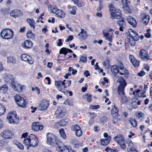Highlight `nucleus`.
Masks as SVG:
<instances>
[{
	"instance_id": "1",
	"label": "nucleus",
	"mask_w": 152,
	"mask_h": 152,
	"mask_svg": "<svg viewBox=\"0 0 152 152\" xmlns=\"http://www.w3.org/2000/svg\"><path fill=\"white\" fill-rule=\"evenodd\" d=\"M23 140V143L26 145L27 146V149H28L29 147L31 146L35 147L38 144V141L35 135L31 134L28 136L27 133L23 134L21 137Z\"/></svg>"
},
{
	"instance_id": "2",
	"label": "nucleus",
	"mask_w": 152,
	"mask_h": 152,
	"mask_svg": "<svg viewBox=\"0 0 152 152\" xmlns=\"http://www.w3.org/2000/svg\"><path fill=\"white\" fill-rule=\"evenodd\" d=\"M126 85V81L122 78L120 82V85L117 90L119 97L120 98L121 102L122 103H126L128 101L124 92V88Z\"/></svg>"
},
{
	"instance_id": "3",
	"label": "nucleus",
	"mask_w": 152,
	"mask_h": 152,
	"mask_svg": "<svg viewBox=\"0 0 152 152\" xmlns=\"http://www.w3.org/2000/svg\"><path fill=\"white\" fill-rule=\"evenodd\" d=\"M47 143L48 144L55 145H57L58 146L60 144H62L61 142H59L58 140L57 139L56 137L53 134L48 133L47 135Z\"/></svg>"
},
{
	"instance_id": "4",
	"label": "nucleus",
	"mask_w": 152,
	"mask_h": 152,
	"mask_svg": "<svg viewBox=\"0 0 152 152\" xmlns=\"http://www.w3.org/2000/svg\"><path fill=\"white\" fill-rule=\"evenodd\" d=\"M14 35L13 31L10 29H4L2 30L0 33L1 37L5 39H11Z\"/></svg>"
},
{
	"instance_id": "5",
	"label": "nucleus",
	"mask_w": 152,
	"mask_h": 152,
	"mask_svg": "<svg viewBox=\"0 0 152 152\" xmlns=\"http://www.w3.org/2000/svg\"><path fill=\"white\" fill-rule=\"evenodd\" d=\"M7 119L10 124L17 123L18 118L15 112H10L8 113L7 117Z\"/></svg>"
},
{
	"instance_id": "6",
	"label": "nucleus",
	"mask_w": 152,
	"mask_h": 152,
	"mask_svg": "<svg viewBox=\"0 0 152 152\" xmlns=\"http://www.w3.org/2000/svg\"><path fill=\"white\" fill-rule=\"evenodd\" d=\"M114 139L119 145L122 149L126 148L124 138L121 134H119L115 137Z\"/></svg>"
},
{
	"instance_id": "7",
	"label": "nucleus",
	"mask_w": 152,
	"mask_h": 152,
	"mask_svg": "<svg viewBox=\"0 0 152 152\" xmlns=\"http://www.w3.org/2000/svg\"><path fill=\"white\" fill-rule=\"evenodd\" d=\"M15 99L19 106L22 107H25L26 104V101L23 98L17 95L15 96Z\"/></svg>"
},
{
	"instance_id": "8",
	"label": "nucleus",
	"mask_w": 152,
	"mask_h": 152,
	"mask_svg": "<svg viewBox=\"0 0 152 152\" xmlns=\"http://www.w3.org/2000/svg\"><path fill=\"white\" fill-rule=\"evenodd\" d=\"M139 56L141 58L145 61H147L149 59V56L148 53L144 49H142L139 51Z\"/></svg>"
},
{
	"instance_id": "9",
	"label": "nucleus",
	"mask_w": 152,
	"mask_h": 152,
	"mask_svg": "<svg viewBox=\"0 0 152 152\" xmlns=\"http://www.w3.org/2000/svg\"><path fill=\"white\" fill-rule=\"evenodd\" d=\"M71 129L73 131L75 132L77 136L80 137L82 135V131L80 126L78 125L75 124L72 125Z\"/></svg>"
},
{
	"instance_id": "10",
	"label": "nucleus",
	"mask_w": 152,
	"mask_h": 152,
	"mask_svg": "<svg viewBox=\"0 0 152 152\" xmlns=\"http://www.w3.org/2000/svg\"><path fill=\"white\" fill-rule=\"evenodd\" d=\"M43 128V126L41 124L38 122H34L31 125V129L34 131L37 132L39 130H41Z\"/></svg>"
},
{
	"instance_id": "11",
	"label": "nucleus",
	"mask_w": 152,
	"mask_h": 152,
	"mask_svg": "<svg viewBox=\"0 0 152 152\" xmlns=\"http://www.w3.org/2000/svg\"><path fill=\"white\" fill-rule=\"evenodd\" d=\"M11 87L15 91L20 92L23 90L24 86L19 83H15V82L14 83L13 82L11 83Z\"/></svg>"
},
{
	"instance_id": "12",
	"label": "nucleus",
	"mask_w": 152,
	"mask_h": 152,
	"mask_svg": "<svg viewBox=\"0 0 152 152\" xmlns=\"http://www.w3.org/2000/svg\"><path fill=\"white\" fill-rule=\"evenodd\" d=\"M117 23L120 26L119 30L121 31L120 34H122V32L124 31L126 27V23L124 20V18H123L121 20H118Z\"/></svg>"
},
{
	"instance_id": "13",
	"label": "nucleus",
	"mask_w": 152,
	"mask_h": 152,
	"mask_svg": "<svg viewBox=\"0 0 152 152\" xmlns=\"http://www.w3.org/2000/svg\"><path fill=\"white\" fill-rule=\"evenodd\" d=\"M66 80H64L63 82L60 81H55V85L58 88V89L60 91L62 92H64V89L62 88V85L64 86V88H66L67 86L65 85Z\"/></svg>"
},
{
	"instance_id": "14",
	"label": "nucleus",
	"mask_w": 152,
	"mask_h": 152,
	"mask_svg": "<svg viewBox=\"0 0 152 152\" xmlns=\"http://www.w3.org/2000/svg\"><path fill=\"white\" fill-rule=\"evenodd\" d=\"M129 34L127 37H133L136 40H138L139 39V36L136 32L131 29H129L128 30Z\"/></svg>"
},
{
	"instance_id": "15",
	"label": "nucleus",
	"mask_w": 152,
	"mask_h": 152,
	"mask_svg": "<svg viewBox=\"0 0 152 152\" xmlns=\"http://www.w3.org/2000/svg\"><path fill=\"white\" fill-rule=\"evenodd\" d=\"M55 113L56 115V117L58 119L63 117L65 115L64 110L63 109H62L60 108L57 109Z\"/></svg>"
},
{
	"instance_id": "16",
	"label": "nucleus",
	"mask_w": 152,
	"mask_h": 152,
	"mask_svg": "<svg viewBox=\"0 0 152 152\" xmlns=\"http://www.w3.org/2000/svg\"><path fill=\"white\" fill-rule=\"evenodd\" d=\"M10 15L11 16L16 18L19 16H22L23 13L20 10L15 9L11 11Z\"/></svg>"
},
{
	"instance_id": "17",
	"label": "nucleus",
	"mask_w": 152,
	"mask_h": 152,
	"mask_svg": "<svg viewBox=\"0 0 152 152\" xmlns=\"http://www.w3.org/2000/svg\"><path fill=\"white\" fill-rule=\"evenodd\" d=\"M110 13L111 15L114 18L117 19H120L122 15L121 11L118 9L115 10V11L111 12Z\"/></svg>"
},
{
	"instance_id": "18",
	"label": "nucleus",
	"mask_w": 152,
	"mask_h": 152,
	"mask_svg": "<svg viewBox=\"0 0 152 152\" xmlns=\"http://www.w3.org/2000/svg\"><path fill=\"white\" fill-rule=\"evenodd\" d=\"M1 135L3 137L6 139L10 138L12 137V134L9 130H5L1 133Z\"/></svg>"
},
{
	"instance_id": "19",
	"label": "nucleus",
	"mask_w": 152,
	"mask_h": 152,
	"mask_svg": "<svg viewBox=\"0 0 152 152\" xmlns=\"http://www.w3.org/2000/svg\"><path fill=\"white\" fill-rule=\"evenodd\" d=\"M4 79L5 81L10 83L11 86V83L13 82L14 83L15 82L14 80L13 76L10 74H6L4 77Z\"/></svg>"
},
{
	"instance_id": "20",
	"label": "nucleus",
	"mask_w": 152,
	"mask_h": 152,
	"mask_svg": "<svg viewBox=\"0 0 152 152\" xmlns=\"http://www.w3.org/2000/svg\"><path fill=\"white\" fill-rule=\"evenodd\" d=\"M78 35L79 36V39L82 40L87 39L88 37L86 31L83 29H81V31Z\"/></svg>"
},
{
	"instance_id": "21",
	"label": "nucleus",
	"mask_w": 152,
	"mask_h": 152,
	"mask_svg": "<svg viewBox=\"0 0 152 152\" xmlns=\"http://www.w3.org/2000/svg\"><path fill=\"white\" fill-rule=\"evenodd\" d=\"M128 23L134 27H136L137 22L135 19L133 17L129 16L127 19Z\"/></svg>"
},
{
	"instance_id": "22",
	"label": "nucleus",
	"mask_w": 152,
	"mask_h": 152,
	"mask_svg": "<svg viewBox=\"0 0 152 152\" xmlns=\"http://www.w3.org/2000/svg\"><path fill=\"white\" fill-rule=\"evenodd\" d=\"M49 102L46 101L42 102L39 105L40 110H44L47 109L49 105Z\"/></svg>"
},
{
	"instance_id": "23",
	"label": "nucleus",
	"mask_w": 152,
	"mask_h": 152,
	"mask_svg": "<svg viewBox=\"0 0 152 152\" xmlns=\"http://www.w3.org/2000/svg\"><path fill=\"white\" fill-rule=\"evenodd\" d=\"M150 17L149 15H146V14H143V17H142V23L146 25L149 21Z\"/></svg>"
},
{
	"instance_id": "24",
	"label": "nucleus",
	"mask_w": 152,
	"mask_h": 152,
	"mask_svg": "<svg viewBox=\"0 0 152 152\" xmlns=\"http://www.w3.org/2000/svg\"><path fill=\"white\" fill-rule=\"evenodd\" d=\"M111 139V137L110 136H109L107 138L101 139V144L104 146L106 145L109 143Z\"/></svg>"
},
{
	"instance_id": "25",
	"label": "nucleus",
	"mask_w": 152,
	"mask_h": 152,
	"mask_svg": "<svg viewBox=\"0 0 152 152\" xmlns=\"http://www.w3.org/2000/svg\"><path fill=\"white\" fill-rule=\"evenodd\" d=\"M113 33V32L110 35L107 32L103 33V36L105 37V39L108 40L110 42H112Z\"/></svg>"
},
{
	"instance_id": "26",
	"label": "nucleus",
	"mask_w": 152,
	"mask_h": 152,
	"mask_svg": "<svg viewBox=\"0 0 152 152\" xmlns=\"http://www.w3.org/2000/svg\"><path fill=\"white\" fill-rule=\"evenodd\" d=\"M33 43L32 42L28 40H26L24 42L23 45L24 48H29L32 46Z\"/></svg>"
},
{
	"instance_id": "27",
	"label": "nucleus",
	"mask_w": 152,
	"mask_h": 152,
	"mask_svg": "<svg viewBox=\"0 0 152 152\" xmlns=\"http://www.w3.org/2000/svg\"><path fill=\"white\" fill-rule=\"evenodd\" d=\"M16 62V59L15 57L10 56L7 58V62L8 63L15 64Z\"/></svg>"
},
{
	"instance_id": "28",
	"label": "nucleus",
	"mask_w": 152,
	"mask_h": 152,
	"mask_svg": "<svg viewBox=\"0 0 152 152\" xmlns=\"http://www.w3.org/2000/svg\"><path fill=\"white\" fill-rule=\"evenodd\" d=\"M13 143L20 149L23 150L24 149V146L22 144L15 140L13 141Z\"/></svg>"
},
{
	"instance_id": "29",
	"label": "nucleus",
	"mask_w": 152,
	"mask_h": 152,
	"mask_svg": "<svg viewBox=\"0 0 152 152\" xmlns=\"http://www.w3.org/2000/svg\"><path fill=\"white\" fill-rule=\"evenodd\" d=\"M112 73L115 75L119 72L118 69V66L117 65H114L113 66L111 69Z\"/></svg>"
},
{
	"instance_id": "30",
	"label": "nucleus",
	"mask_w": 152,
	"mask_h": 152,
	"mask_svg": "<svg viewBox=\"0 0 152 152\" xmlns=\"http://www.w3.org/2000/svg\"><path fill=\"white\" fill-rule=\"evenodd\" d=\"M61 145H62V147L58 145V147L60 149L61 152H69V150L66 146H63V144Z\"/></svg>"
},
{
	"instance_id": "31",
	"label": "nucleus",
	"mask_w": 152,
	"mask_h": 152,
	"mask_svg": "<svg viewBox=\"0 0 152 152\" xmlns=\"http://www.w3.org/2000/svg\"><path fill=\"white\" fill-rule=\"evenodd\" d=\"M128 41L129 43L132 46H134L135 44V40L133 37H127Z\"/></svg>"
},
{
	"instance_id": "32",
	"label": "nucleus",
	"mask_w": 152,
	"mask_h": 152,
	"mask_svg": "<svg viewBox=\"0 0 152 152\" xmlns=\"http://www.w3.org/2000/svg\"><path fill=\"white\" fill-rule=\"evenodd\" d=\"M118 110L115 105H114L113 108L111 110V114L113 116L118 115Z\"/></svg>"
},
{
	"instance_id": "33",
	"label": "nucleus",
	"mask_w": 152,
	"mask_h": 152,
	"mask_svg": "<svg viewBox=\"0 0 152 152\" xmlns=\"http://www.w3.org/2000/svg\"><path fill=\"white\" fill-rule=\"evenodd\" d=\"M113 124H116L120 121V119L118 115L113 116Z\"/></svg>"
},
{
	"instance_id": "34",
	"label": "nucleus",
	"mask_w": 152,
	"mask_h": 152,
	"mask_svg": "<svg viewBox=\"0 0 152 152\" xmlns=\"http://www.w3.org/2000/svg\"><path fill=\"white\" fill-rule=\"evenodd\" d=\"M8 88V86L6 85H3L0 87V91L4 93H5L7 92Z\"/></svg>"
},
{
	"instance_id": "35",
	"label": "nucleus",
	"mask_w": 152,
	"mask_h": 152,
	"mask_svg": "<svg viewBox=\"0 0 152 152\" xmlns=\"http://www.w3.org/2000/svg\"><path fill=\"white\" fill-rule=\"evenodd\" d=\"M56 13L55 14L58 17L61 18H62L64 16V13L60 10H58V11H56Z\"/></svg>"
},
{
	"instance_id": "36",
	"label": "nucleus",
	"mask_w": 152,
	"mask_h": 152,
	"mask_svg": "<svg viewBox=\"0 0 152 152\" xmlns=\"http://www.w3.org/2000/svg\"><path fill=\"white\" fill-rule=\"evenodd\" d=\"M27 21L29 23L30 27L33 28L34 29V21L33 19H31L30 18H28L27 19Z\"/></svg>"
},
{
	"instance_id": "37",
	"label": "nucleus",
	"mask_w": 152,
	"mask_h": 152,
	"mask_svg": "<svg viewBox=\"0 0 152 152\" xmlns=\"http://www.w3.org/2000/svg\"><path fill=\"white\" fill-rule=\"evenodd\" d=\"M68 52V51L67 50V48H63L60 50L59 53L60 54H63L65 56Z\"/></svg>"
},
{
	"instance_id": "38",
	"label": "nucleus",
	"mask_w": 152,
	"mask_h": 152,
	"mask_svg": "<svg viewBox=\"0 0 152 152\" xmlns=\"http://www.w3.org/2000/svg\"><path fill=\"white\" fill-rule=\"evenodd\" d=\"M20 57L22 60L26 61H27V58H29L30 57V56L26 54H22L21 55Z\"/></svg>"
},
{
	"instance_id": "39",
	"label": "nucleus",
	"mask_w": 152,
	"mask_h": 152,
	"mask_svg": "<svg viewBox=\"0 0 152 152\" xmlns=\"http://www.w3.org/2000/svg\"><path fill=\"white\" fill-rule=\"evenodd\" d=\"M129 121L133 126L136 127L137 126V123L135 119L133 118H131L130 119Z\"/></svg>"
},
{
	"instance_id": "40",
	"label": "nucleus",
	"mask_w": 152,
	"mask_h": 152,
	"mask_svg": "<svg viewBox=\"0 0 152 152\" xmlns=\"http://www.w3.org/2000/svg\"><path fill=\"white\" fill-rule=\"evenodd\" d=\"M49 6L50 7L52 12L54 13L55 14L56 13V11H58V10L57 7L56 6H52L51 7V6L49 5L48 6V7H49Z\"/></svg>"
},
{
	"instance_id": "41",
	"label": "nucleus",
	"mask_w": 152,
	"mask_h": 152,
	"mask_svg": "<svg viewBox=\"0 0 152 152\" xmlns=\"http://www.w3.org/2000/svg\"><path fill=\"white\" fill-rule=\"evenodd\" d=\"M8 143V141L7 139H4L0 140V147L6 145Z\"/></svg>"
},
{
	"instance_id": "42",
	"label": "nucleus",
	"mask_w": 152,
	"mask_h": 152,
	"mask_svg": "<svg viewBox=\"0 0 152 152\" xmlns=\"http://www.w3.org/2000/svg\"><path fill=\"white\" fill-rule=\"evenodd\" d=\"M59 132L61 136L63 137V139H65L66 138V135L64 132V130L63 129H61L59 130Z\"/></svg>"
},
{
	"instance_id": "43",
	"label": "nucleus",
	"mask_w": 152,
	"mask_h": 152,
	"mask_svg": "<svg viewBox=\"0 0 152 152\" xmlns=\"http://www.w3.org/2000/svg\"><path fill=\"white\" fill-rule=\"evenodd\" d=\"M6 108L2 105H0V116L4 114Z\"/></svg>"
},
{
	"instance_id": "44",
	"label": "nucleus",
	"mask_w": 152,
	"mask_h": 152,
	"mask_svg": "<svg viewBox=\"0 0 152 152\" xmlns=\"http://www.w3.org/2000/svg\"><path fill=\"white\" fill-rule=\"evenodd\" d=\"M133 66L135 67H138L139 65V61H137L135 58H134L133 60L131 61Z\"/></svg>"
},
{
	"instance_id": "45",
	"label": "nucleus",
	"mask_w": 152,
	"mask_h": 152,
	"mask_svg": "<svg viewBox=\"0 0 152 152\" xmlns=\"http://www.w3.org/2000/svg\"><path fill=\"white\" fill-rule=\"evenodd\" d=\"M67 124V122L64 120H61L58 123L57 125L58 126H64Z\"/></svg>"
},
{
	"instance_id": "46",
	"label": "nucleus",
	"mask_w": 152,
	"mask_h": 152,
	"mask_svg": "<svg viewBox=\"0 0 152 152\" xmlns=\"http://www.w3.org/2000/svg\"><path fill=\"white\" fill-rule=\"evenodd\" d=\"M109 6L110 7V13L111 12H114L115 11L116 9L114 7V6L113 4H109Z\"/></svg>"
},
{
	"instance_id": "47",
	"label": "nucleus",
	"mask_w": 152,
	"mask_h": 152,
	"mask_svg": "<svg viewBox=\"0 0 152 152\" xmlns=\"http://www.w3.org/2000/svg\"><path fill=\"white\" fill-rule=\"evenodd\" d=\"M26 36L28 38H31L34 37V34L31 31H29L26 34Z\"/></svg>"
},
{
	"instance_id": "48",
	"label": "nucleus",
	"mask_w": 152,
	"mask_h": 152,
	"mask_svg": "<svg viewBox=\"0 0 152 152\" xmlns=\"http://www.w3.org/2000/svg\"><path fill=\"white\" fill-rule=\"evenodd\" d=\"M135 148L134 147V146L133 143H131L130 144L128 145L127 147V152L130 151L131 150H133Z\"/></svg>"
},
{
	"instance_id": "49",
	"label": "nucleus",
	"mask_w": 152,
	"mask_h": 152,
	"mask_svg": "<svg viewBox=\"0 0 152 152\" xmlns=\"http://www.w3.org/2000/svg\"><path fill=\"white\" fill-rule=\"evenodd\" d=\"M122 4L123 5V8L129 11V7L128 2L126 3H123Z\"/></svg>"
},
{
	"instance_id": "50",
	"label": "nucleus",
	"mask_w": 152,
	"mask_h": 152,
	"mask_svg": "<svg viewBox=\"0 0 152 152\" xmlns=\"http://www.w3.org/2000/svg\"><path fill=\"white\" fill-rule=\"evenodd\" d=\"M80 62L83 63H85L87 61V57L86 56H82L80 58Z\"/></svg>"
},
{
	"instance_id": "51",
	"label": "nucleus",
	"mask_w": 152,
	"mask_h": 152,
	"mask_svg": "<svg viewBox=\"0 0 152 152\" xmlns=\"http://www.w3.org/2000/svg\"><path fill=\"white\" fill-rule=\"evenodd\" d=\"M151 29H148L146 31L147 32L145 34V36L147 38H150L151 36V34H150V32Z\"/></svg>"
},
{
	"instance_id": "52",
	"label": "nucleus",
	"mask_w": 152,
	"mask_h": 152,
	"mask_svg": "<svg viewBox=\"0 0 152 152\" xmlns=\"http://www.w3.org/2000/svg\"><path fill=\"white\" fill-rule=\"evenodd\" d=\"M83 96L86 97L87 100L88 102H90L91 101L92 98V96L90 94H87L84 95Z\"/></svg>"
},
{
	"instance_id": "53",
	"label": "nucleus",
	"mask_w": 152,
	"mask_h": 152,
	"mask_svg": "<svg viewBox=\"0 0 152 152\" xmlns=\"http://www.w3.org/2000/svg\"><path fill=\"white\" fill-rule=\"evenodd\" d=\"M107 118L105 116H103L101 118V122L103 124H104L106 122H107Z\"/></svg>"
},
{
	"instance_id": "54",
	"label": "nucleus",
	"mask_w": 152,
	"mask_h": 152,
	"mask_svg": "<svg viewBox=\"0 0 152 152\" xmlns=\"http://www.w3.org/2000/svg\"><path fill=\"white\" fill-rule=\"evenodd\" d=\"M30 57L29 58H27V61H28V63L30 64H32L34 63V60L31 57V56H30Z\"/></svg>"
},
{
	"instance_id": "55",
	"label": "nucleus",
	"mask_w": 152,
	"mask_h": 152,
	"mask_svg": "<svg viewBox=\"0 0 152 152\" xmlns=\"http://www.w3.org/2000/svg\"><path fill=\"white\" fill-rule=\"evenodd\" d=\"M123 71L121 72H119L120 74L121 75H128V71L126 69H123Z\"/></svg>"
},
{
	"instance_id": "56",
	"label": "nucleus",
	"mask_w": 152,
	"mask_h": 152,
	"mask_svg": "<svg viewBox=\"0 0 152 152\" xmlns=\"http://www.w3.org/2000/svg\"><path fill=\"white\" fill-rule=\"evenodd\" d=\"M144 114L142 113L141 112H140L137 114L136 116L137 118L139 119L141 117H143L144 116Z\"/></svg>"
},
{
	"instance_id": "57",
	"label": "nucleus",
	"mask_w": 152,
	"mask_h": 152,
	"mask_svg": "<svg viewBox=\"0 0 152 152\" xmlns=\"http://www.w3.org/2000/svg\"><path fill=\"white\" fill-rule=\"evenodd\" d=\"M65 102L66 104H67L69 106L73 105V102L67 99L66 100Z\"/></svg>"
},
{
	"instance_id": "58",
	"label": "nucleus",
	"mask_w": 152,
	"mask_h": 152,
	"mask_svg": "<svg viewBox=\"0 0 152 152\" xmlns=\"http://www.w3.org/2000/svg\"><path fill=\"white\" fill-rule=\"evenodd\" d=\"M148 88V86L147 85H144L143 90V92L141 94V96H142L144 94V93L146 92V89Z\"/></svg>"
},
{
	"instance_id": "59",
	"label": "nucleus",
	"mask_w": 152,
	"mask_h": 152,
	"mask_svg": "<svg viewBox=\"0 0 152 152\" xmlns=\"http://www.w3.org/2000/svg\"><path fill=\"white\" fill-rule=\"evenodd\" d=\"M99 105H97L95 106L91 105L90 107V108L91 109H97L99 108Z\"/></svg>"
},
{
	"instance_id": "60",
	"label": "nucleus",
	"mask_w": 152,
	"mask_h": 152,
	"mask_svg": "<svg viewBox=\"0 0 152 152\" xmlns=\"http://www.w3.org/2000/svg\"><path fill=\"white\" fill-rule=\"evenodd\" d=\"M73 39V36H69L67 38L66 40V42H68L69 41L72 40Z\"/></svg>"
},
{
	"instance_id": "61",
	"label": "nucleus",
	"mask_w": 152,
	"mask_h": 152,
	"mask_svg": "<svg viewBox=\"0 0 152 152\" xmlns=\"http://www.w3.org/2000/svg\"><path fill=\"white\" fill-rule=\"evenodd\" d=\"M137 74L140 76H142L145 75V72L143 71H141L140 72L137 73Z\"/></svg>"
},
{
	"instance_id": "62",
	"label": "nucleus",
	"mask_w": 152,
	"mask_h": 152,
	"mask_svg": "<svg viewBox=\"0 0 152 152\" xmlns=\"http://www.w3.org/2000/svg\"><path fill=\"white\" fill-rule=\"evenodd\" d=\"M84 75L86 77H87L90 75V74L89 73V72L88 70H86L84 73Z\"/></svg>"
},
{
	"instance_id": "63",
	"label": "nucleus",
	"mask_w": 152,
	"mask_h": 152,
	"mask_svg": "<svg viewBox=\"0 0 152 152\" xmlns=\"http://www.w3.org/2000/svg\"><path fill=\"white\" fill-rule=\"evenodd\" d=\"M116 149L113 150L111 149H108L107 150V152H117Z\"/></svg>"
},
{
	"instance_id": "64",
	"label": "nucleus",
	"mask_w": 152,
	"mask_h": 152,
	"mask_svg": "<svg viewBox=\"0 0 152 152\" xmlns=\"http://www.w3.org/2000/svg\"><path fill=\"white\" fill-rule=\"evenodd\" d=\"M75 4H76L79 7H80L82 6V3L80 1H79L78 0L77 2H76V3H75Z\"/></svg>"
}]
</instances>
